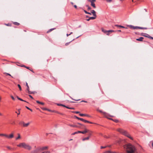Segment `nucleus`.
Here are the masks:
<instances>
[{"instance_id": "338daca9", "label": "nucleus", "mask_w": 153, "mask_h": 153, "mask_svg": "<svg viewBox=\"0 0 153 153\" xmlns=\"http://www.w3.org/2000/svg\"><path fill=\"white\" fill-rule=\"evenodd\" d=\"M29 110H30L31 111H32V110L30 108V109H29Z\"/></svg>"}, {"instance_id": "c85d7f7f", "label": "nucleus", "mask_w": 153, "mask_h": 153, "mask_svg": "<svg viewBox=\"0 0 153 153\" xmlns=\"http://www.w3.org/2000/svg\"><path fill=\"white\" fill-rule=\"evenodd\" d=\"M73 113H76V114H79V111H73L72 112Z\"/></svg>"}, {"instance_id": "bb28decb", "label": "nucleus", "mask_w": 153, "mask_h": 153, "mask_svg": "<svg viewBox=\"0 0 153 153\" xmlns=\"http://www.w3.org/2000/svg\"><path fill=\"white\" fill-rule=\"evenodd\" d=\"M42 109L43 110H47V111H50V110H49L48 109H47V108H42Z\"/></svg>"}, {"instance_id": "49530a36", "label": "nucleus", "mask_w": 153, "mask_h": 153, "mask_svg": "<svg viewBox=\"0 0 153 153\" xmlns=\"http://www.w3.org/2000/svg\"><path fill=\"white\" fill-rule=\"evenodd\" d=\"M40 104H41L43 105H44V103H43V102H40Z\"/></svg>"}, {"instance_id": "ea45409f", "label": "nucleus", "mask_w": 153, "mask_h": 153, "mask_svg": "<svg viewBox=\"0 0 153 153\" xmlns=\"http://www.w3.org/2000/svg\"><path fill=\"white\" fill-rule=\"evenodd\" d=\"M114 121L116 123H118V120H115Z\"/></svg>"}, {"instance_id": "f03ea898", "label": "nucleus", "mask_w": 153, "mask_h": 153, "mask_svg": "<svg viewBox=\"0 0 153 153\" xmlns=\"http://www.w3.org/2000/svg\"><path fill=\"white\" fill-rule=\"evenodd\" d=\"M17 146L18 147H22L25 149L29 150H30L32 148L31 147L30 145L24 143H20Z\"/></svg>"}, {"instance_id": "c756f323", "label": "nucleus", "mask_w": 153, "mask_h": 153, "mask_svg": "<svg viewBox=\"0 0 153 153\" xmlns=\"http://www.w3.org/2000/svg\"><path fill=\"white\" fill-rule=\"evenodd\" d=\"M10 97L12 98V99L13 100H15V99L13 96L12 95H11Z\"/></svg>"}, {"instance_id": "13d9d810", "label": "nucleus", "mask_w": 153, "mask_h": 153, "mask_svg": "<svg viewBox=\"0 0 153 153\" xmlns=\"http://www.w3.org/2000/svg\"><path fill=\"white\" fill-rule=\"evenodd\" d=\"M90 20V18H89L88 19H87L86 20L87 21H89Z\"/></svg>"}, {"instance_id": "e433bc0d", "label": "nucleus", "mask_w": 153, "mask_h": 153, "mask_svg": "<svg viewBox=\"0 0 153 153\" xmlns=\"http://www.w3.org/2000/svg\"><path fill=\"white\" fill-rule=\"evenodd\" d=\"M107 147V146H101L100 147L101 149H103V148H106Z\"/></svg>"}, {"instance_id": "e2e57ef3", "label": "nucleus", "mask_w": 153, "mask_h": 153, "mask_svg": "<svg viewBox=\"0 0 153 153\" xmlns=\"http://www.w3.org/2000/svg\"><path fill=\"white\" fill-rule=\"evenodd\" d=\"M90 2H91V0H88Z\"/></svg>"}, {"instance_id": "423d86ee", "label": "nucleus", "mask_w": 153, "mask_h": 153, "mask_svg": "<svg viewBox=\"0 0 153 153\" xmlns=\"http://www.w3.org/2000/svg\"><path fill=\"white\" fill-rule=\"evenodd\" d=\"M89 131V130L87 128H85V130L82 131H78V132L80 133H82L83 134H85L86 133L88 132Z\"/></svg>"}, {"instance_id": "69168bd1", "label": "nucleus", "mask_w": 153, "mask_h": 153, "mask_svg": "<svg viewBox=\"0 0 153 153\" xmlns=\"http://www.w3.org/2000/svg\"><path fill=\"white\" fill-rule=\"evenodd\" d=\"M27 125H24V126H25V127H26L27 126Z\"/></svg>"}, {"instance_id": "a878e982", "label": "nucleus", "mask_w": 153, "mask_h": 153, "mask_svg": "<svg viewBox=\"0 0 153 153\" xmlns=\"http://www.w3.org/2000/svg\"><path fill=\"white\" fill-rule=\"evenodd\" d=\"M0 135H1V136H4L5 137H8V135H6V134H0Z\"/></svg>"}, {"instance_id": "2f4dec72", "label": "nucleus", "mask_w": 153, "mask_h": 153, "mask_svg": "<svg viewBox=\"0 0 153 153\" xmlns=\"http://www.w3.org/2000/svg\"><path fill=\"white\" fill-rule=\"evenodd\" d=\"M61 105V106H62L63 107H65V108H67V107H67V106H65V105H62V104Z\"/></svg>"}, {"instance_id": "72a5a7b5", "label": "nucleus", "mask_w": 153, "mask_h": 153, "mask_svg": "<svg viewBox=\"0 0 153 153\" xmlns=\"http://www.w3.org/2000/svg\"><path fill=\"white\" fill-rule=\"evenodd\" d=\"M67 108L71 109H74V108L67 107Z\"/></svg>"}, {"instance_id": "864d4df0", "label": "nucleus", "mask_w": 153, "mask_h": 153, "mask_svg": "<svg viewBox=\"0 0 153 153\" xmlns=\"http://www.w3.org/2000/svg\"><path fill=\"white\" fill-rule=\"evenodd\" d=\"M70 34H66V36H70Z\"/></svg>"}, {"instance_id": "39448f33", "label": "nucleus", "mask_w": 153, "mask_h": 153, "mask_svg": "<svg viewBox=\"0 0 153 153\" xmlns=\"http://www.w3.org/2000/svg\"><path fill=\"white\" fill-rule=\"evenodd\" d=\"M75 117L77 119H78L79 120H81L83 121L84 122V123H91V124L93 123L91 122L85 120L82 118H79L76 116H75Z\"/></svg>"}, {"instance_id": "2eb2a0df", "label": "nucleus", "mask_w": 153, "mask_h": 153, "mask_svg": "<svg viewBox=\"0 0 153 153\" xmlns=\"http://www.w3.org/2000/svg\"><path fill=\"white\" fill-rule=\"evenodd\" d=\"M13 137V134H11L10 136H8V137H6L10 138H12Z\"/></svg>"}, {"instance_id": "052dcab7", "label": "nucleus", "mask_w": 153, "mask_h": 153, "mask_svg": "<svg viewBox=\"0 0 153 153\" xmlns=\"http://www.w3.org/2000/svg\"><path fill=\"white\" fill-rule=\"evenodd\" d=\"M26 85L27 86H27H28V84L27 82H26Z\"/></svg>"}, {"instance_id": "f704fd0d", "label": "nucleus", "mask_w": 153, "mask_h": 153, "mask_svg": "<svg viewBox=\"0 0 153 153\" xmlns=\"http://www.w3.org/2000/svg\"><path fill=\"white\" fill-rule=\"evenodd\" d=\"M79 115L80 116H85V115L84 114H79Z\"/></svg>"}, {"instance_id": "603ef678", "label": "nucleus", "mask_w": 153, "mask_h": 153, "mask_svg": "<svg viewBox=\"0 0 153 153\" xmlns=\"http://www.w3.org/2000/svg\"><path fill=\"white\" fill-rule=\"evenodd\" d=\"M84 12L85 13L87 14L88 12L87 11H86V10H84Z\"/></svg>"}, {"instance_id": "aec40b11", "label": "nucleus", "mask_w": 153, "mask_h": 153, "mask_svg": "<svg viewBox=\"0 0 153 153\" xmlns=\"http://www.w3.org/2000/svg\"><path fill=\"white\" fill-rule=\"evenodd\" d=\"M138 29H147L146 27H138Z\"/></svg>"}, {"instance_id": "5701e85b", "label": "nucleus", "mask_w": 153, "mask_h": 153, "mask_svg": "<svg viewBox=\"0 0 153 153\" xmlns=\"http://www.w3.org/2000/svg\"><path fill=\"white\" fill-rule=\"evenodd\" d=\"M143 36L146 37H147L148 38H150V37H151L148 34H147V35H143Z\"/></svg>"}, {"instance_id": "4468645a", "label": "nucleus", "mask_w": 153, "mask_h": 153, "mask_svg": "<svg viewBox=\"0 0 153 153\" xmlns=\"http://www.w3.org/2000/svg\"><path fill=\"white\" fill-rule=\"evenodd\" d=\"M91 6H92L94 8H95L96 7L94 4V2H91Z\"/></svg>"}, {"instance_id": "ddd939ff", "label": "nucleus", "mask_w": 153, "mask_h": 153, "mask_svg": "<svg viewBox=\"0 0 153 153\" xmlns=\"http://www.w3.org/2000/svg\"><path fill=\"white\" fill-rule=\"evenodd\" d=\"M16 97L17 98V99H18V100H19L21 101L26 102V101L23 100L22 99L20 98L18 96H16Z\"/></svg>"}, {"instance_id": "393cba45", "label": "nucleus", "mask_w": 153, "mask_h": 153, "mask_svg": "<svg viewBox=\"0 0 153 153\" xmlns=\"http://www.w3.org/2000/svg\"><path fill=\"white\" fill-rule=\"evenodd\" d=\"M72 41H71V42H67V43H66L65 44V45L66 46H68L70 43L71 42H72Z\"/></svg>"}, {"instance_id": "bf43d9fd", "label": "nucleus", "mask_w": 153, "mask_h": 153, "mask_svg": "<svg viewBox=\"0 0 153 153\" xmlns=\"http://www.w3.org/2000/svg\"><path fill=\"white\" fill-rule=\"evenodd\" d=\"M87 14H90V15H91V13H89V12H88Z\"/></svg>"}, {"instance_id": "8fccbe9b", "label": "nucleus", "mask_w": 153, "mask_h": 153, "mask_svg": "<svg viewBox=\"0 0 153 153\" xmlns=\"http://www.w3.org/2000/svg\"><path fill=\"white\" fill-rule=\"evenodd\" d=\"M25 107L28 109V110H29L30 109V108H29V107H28L27 106H25Z\"/></svg>"}, {"instance_id": "0eeeda50", "label": "nucleus", "mask_w": 153, "mask_h": 153, "mask_svg": "<svg viewBox=\"0 0 153 153\" xmlns=\"http://www.w3.org/2000/svg\"><path fill=\"white\" fill-rule=\"evenodd\" d=\"M128 26L131 28H132L134 29H138V27L137 26H133L131 25H128Z\"/></svg>"}, {"instance_id": "dca6fc26", "label": "nucleus", "mask_w": 153, "mask_h": 153, "mask_svg": "<svg viewBox=\"0 0 153 153\" xmlns=\"http://www.w3.org/2000/svg\"><path fill=\"white\" fill-rule=\"evenodd\" d=\"M89 137H85V138H83L82 139V140L83 141H85V140H88L89 139Z\"/></svg>"}, {"instance_id": "473e14b6", "label": "nucleus", "mask_w": 153, "mask_h": 153, "mask_svg": "<svg viewBox=\"0 0 153 153\" xmlns=\"http://www.w3.org/2000/svg\"><path fill=\"white\" fill-rule=\"evenodd\" d=\"M78 133H79V132H78V131H77V132H75L74 133L72 134L73 135H74V134H77Z\"/></svg>"}, {"instance_id": "f8f14e48", "label": "nucleus", "mask_w": 153, "mask_h": 153, "mask_svg": "<svg viewBox=\"0 0 153 153\" xmlns=\"http://www.w3.org/2000/svg\"><path fill=\"white\" fill-rule=\"evenodd\" d=\"M39 149V148H38L37 149L32 151L30 153H37L38 152V150H39V149Z\"/></svg>"}, {"instance_id": "a211bd4d", "label": "nucleus", "mask_w": 153, "mask_h": 153, "mask_svg": "<svg viewBox=\"0 0 153 153\" xmlns=\"http://www.w3.org/2000/svg\"><path fill=\"white\" fill-rule=\"evenodd\" d=\"M20 123L21 124H27H27H30V123H24V122L22 121V122H21Z\"/></svg>"}, {"instance_id": "4be33fe9", "label": "nucleus", "mask_w": 153, "mask_h": 153, "mask_svg": "<svg viewBox=\"0 0 153 153\" xmlns=\"http://www.w3.org/2000/svg\"><path fill=\"white\" fill-rule=\"evenodd\" d=\"M96 17H91L90 18V19H96Z\"/></svg>"}, {"instance_id": "0e129e2a", "label": "nucleus", "mask_w": 153, "mask_h": 153, "mask_svg": "<svg viewBox=\"0 0 153 153\" xmlns=\"http://www.w3.org/2000/svg\"><path fill=\"white\" fill-rule=\"evenodd\" d=\"M106 146L107 147H110L111 146V145L107 146Z\"/></svg>"}, {"instance_id": "37998d69", "label": "nucleus", "mask_w": 153, "mask_h": 153, "mask_svg": "<svg viewBox=\"0 0 153 153\" xmlns=\"http://www.w3.org/2000/svg\"><path fill=\"white\" fill-rule=\"evenodd\" d=\"M36 102L37 103H39V104H40V103L41 102H40L39 101H38V100L36 101Z\"/></svg>"}, {"instance_id": "de8ad7c7", "label": "nucleus", "mask_w": 153, "mask_h": 153, "mask_svg": "<svg viewBox=\"0 0 153 153\" xmlns=\"http://www.w3.org/2000/svg\"><path fill=\"white\" fill-rule=\"evenodd\" d=\"M81 102H87V101H84V100H82Z\"/></svg>"}, {"instance_id": "1a4fd4ad", "label": "nucleus", "mask_w": 153, "mask_h": 153, "mask_svg": "<svg viewBox=\"0 0 153 153\" xmlns=\"http://www.w3.org/2000/svg\"><path fill=\"white\" fill-rule=\"evenodd\" d=\"M91 13H92L93 15L95 17H97V15L96 14V12L94 10H91Z\"/></svg>"}, {"instance_id": "b1692460", "label": "nucleus", "mask_w": 153, "mask_h": 153, "mask_svg": "<svg viewBox=\"0 0 153 153\" xmlns=\"http://www.w3.org/2000/svg\"><path fill=\"white\" fill-rule=\"evenodd\" d=\"M18 86L19 88V90L20 91H21L22 90V88H21V86L20 85H19V84H18Z\"/></svg>"}, {"instance_id": "09e8293b", "label": "nucleus", "mask_w": 153, "mask_h": 153, "mask_svg": "<svg viewBox=\"0 0 153 153\" xmlns=\"http://www.w3.org/2000/svg\"><path fill=\"white\" fill-rule=\"evenodd\" d=\"M96 1V0H92L91 2H94Z\"/></svg>"}, {"instance_id": "6e6552de", "label": "nucleus", "mask_w": 153, "mask_h": 153, "mask_svg": "<svg viewBox=\"0 0 153 153\" xmlns=\"http://www.w3.org/2000/svg\"><path fill=\"white\" fill-rule=\"evenodd\" d=\"M48 146H45L41 148H39V149H40L42 150H44L48 149Z\"/></svg>"}, {"instance_id": "a19ab883", "label": "nucleus", "mask_w": 153, "mask_h": 153, "mask_svg": "<svg viewBox=\"0 0 153 153\" xmlns=\"http://www.w3.org/2000/svg\"><path fill=\"white\" fill-rule=\"evenodd\" d=\"M7 75H9V76H11L12 77H13L11 75L9 74H8V73H5Z\"/></svg>"}, {"instance_id": "412c9836", "label": "nucleus", "mask_w": 153, "mask_h": 153, "mask_svg": "<svg viewBox=\"0 0 153 153\" xmlns=\"http://www.w3.org/2000/svg\"><path fill=\"white\" fill-rule=\"evenodd\" d=\"M21 138L20 135L19 134H18V137L16 138V140H17Z\"/></svg>"}, {"instance_id": "9b49d317", "label": "nucleus", "mask_w": 153, "mask_h": 153, "mask_svg": "<svg viewBox=\"0 0 153 153\" xmlns=\"http://www.w3.org/2000/svg\"><path fill=\"white\" fill-rule=\"evenodd\" d=\"M144 38L143 37H140L139 38L137 39H136V40L139 41H142L143 40V39Z\"/></svg>"}, {"instance_id": "20e7f679", "label": "nucleus", "mask_w": 153, "mask_h": 153, "mask_svg": "<svg viewBox=\"0 0 153 153\" xmlns=\"http://www.w3.org/2000/svg\"><path fill=\"white\" fill-rule=\"evenodd\" d=\"M101 30L102 32L108 36L111 33L114 32V30H106L103 28L101 29Z\"/></svg>"}, {"instance_id": "6ab92c4d", "label": "nucleus", "mask_w": 153, "mask_h": 153, "mask_svg": "<svg viewBox=\"0 0 153 153\" xmlns=\"http://www.w3.org/2000/svg\"><path fill=\"white\" fill-rule=\"evenodd\" d=\"M55 29L54 28H52V29H50V30H49L47 32V33H49L50 32H51V31H52L53 30H54Z\"/></svg>"}, {"instance_id": "cd10ccee", "label": "nucleus", "mask_w": 153, "mask_h": 153, "mask_svg": "<svg viewBox=\"0 0 153 153\" xmlns=\"http://www.w3.org/2000/svg\"><path fill=\"white\" fill-rule=\"evenodd\" d=\"M4 24L7 26H11V24L10 23H8L7 24Z\"/></svg>"}, {"instance_id": "f3484780", "label": "nucleus", "mask_w": 153, "mask_h": 153, "mask_svg": "<svg viewBox=\"0 0 153 153\" xmlns=\"http://www.w3.org/2000/svg\"><path fill=\"white\" fill-rule=\"evenodd\" d=\"M13 24L14 25H17V26L19 25L20 24L19 23L16 22H13Z\"/></svg>"}, {"instance_id": "f257e3e1", "label": "nucleus", "mask_w": 153, "mask_h": 153, "mask_svg": "<svg viewBox=\"0 0 153 153\" xmlns=\"http://www.w3.org/2000/svg\"><path fill=\"white\" fill-rule=\"evenodd\" d=\"M124 148L126 149L128 153H137L135 146L131 144H128L124 146Z\"/></svg>"}, {"instance_id": "3c124183", "label": "nucleus", "mask_w": 153, "mask_h": 153, "mask_svg": "<svg viewBox=\"0 0 153 153\" xmlns=\"http://www.w3.org/2000/svg\"><path fill=\"white\" fill-rule=\"evenodd\" d=\"M74 7L75 8H77V6H76V5H74Z\"/></svg>"}, {"instance_id": "6e6d98bb", "label": "nucleus", "mask_w": 153, "mask_h": 153, "mask_svg": "<svg viewBox=\"0 0 153 153\" xmlns=\"http://www.w3.org/2000/svg\"><path fill=\"white\" fill-rule=\"evenodd\" d=\"M150 39H153V37H152L151 36V37H150Z\"/></svg>"}, {"instance_id": "4c0bfd02", "label": "nucleus", "mask_w": 153, "mask_h": 153, "mask_svg": "<svg viewBox=\"0 0 153 153\" xmlns=\"http://www.w3.org/2000/svg\"><path fill=\"white\" fill-rule=\"evenodd\" d=\"M22 66V67H24L26 68H27V69H29V67H26V66H25L24 65H23V66Z\"/></svg>"}, {"instance_id": "680f3d73", "label": "nucleus", "mask_w": 153, "mask_h": 153, "mask_svg": "<svg viewBox=\"0 0 153 153\" xmlns=\"http://www.w3.org/2000/svg\"><path fill=\"white\" fill-rule=\"evenodd\" d=\"M7 148L9 149H10V147L9 146H7Z\"/></svg>"}, {"instance_id": "4d7b16f0", "label": "nucleus", "mask_w": 153, "mask_h": 153, "mask_svg": "<svg viewBox=\"0 0 153 153\" xmlns=\"http://www.w3.org/2000/svg\"><path fill=\"white\" fill-rule=\"evenodd\" d=\"M150 39H153V37H152L151 36V37H150Z\"/></svg>"}, {"instance_id": "5fc2aeb1", "label": "nucleus", "mask_w": 153, "mask_h": 153, "mask_svg": "<svg viewBox=\"0 0 153 153\" xmlns=\"http://www.w3.org/2000/svg\"><path fill=\"white\" fill-rule=\"evenodd\" d=\"M150 39H153V37H152L151 36V37H150Z\"/></svg>"}, {"instance_id": "58836bf2", "label": "nucleus", "mask_w": 153, "mask_h": 153, "mask_svg": "<svg viewBox=\"0 0 153 153\" xmlns=\"http://www.w3.org/2000/svg\"><path fill=\"white\" fill-rule=\"evenodd\" d=\"M87 7H88V10H91V7H89L88 6V5H87L86 6Z\"/></svg>"}, {"instance_id": "774afa93", "label": "nucleus", "mask_w": 153, "mask_h": 153, "mask_svg": "<svg viewBox=\"0 0 153 153\" xmlns=\"http://www.w3.org/2000/svg\"><path fill=\"white\" fill-rule=\"evenodd\" d=\"M71 4L72 5H73V4H74V3H73V2H71Z\"/></svg>"}, {"instance_id": "a18cd8bd", "label": "nucleus", "mask_w": 153, "mask_h": 153, "mask_svg": "<svg viewBox=\"0 0 153 153\" xmlns=\"http://www.w3.org/2000/svg\"><path fill=\"white\" fill-rule=\"evenodd\" d=\"M28 93L29 94H31L32 93H33V92H30V91H28Z\"/></svg>"}, {"instance_id": "c9c22d12", "label": "nucleus", "mask_w": 153, "mask_h": 153, "mask_svg": "<svg viewBox=\"0 0 153 153\" xmlns=\"http://www.w3.org/2000/svg\"><path fill=\"white\" fill-rule=\"evenodd\" d=\"M21 109H19L18 110V113L17 114L18 115H19V114H20V110Z\"/></svg>"}, {"instance_id": "7ed1b4c3", "label": "nucleus", "mask_w": 153, "mask_h": 153, "mask_svg": "<svg viewBox=\"0 0 153 153\" xmlns=\"http://www.w3.org/2000/svg\"><path fill=\"white\" fill-rule=\"evenodd\" d=\"M118 131L130 139L131 140H133V138L131 136L130 134L128 133L126 131L121 129H119L118 130Z\"/></svg>"}, {"instance_id": "9d476101", "label": "nucleus", "mask_w": 153, "mask_h": 153, "mask_svg": "<svg viewBox=\"0 0 153 153\" xmlns=\"http://www.w3.org/2000/svg\"><path fill=\"white\" fill-rule=\"evenodd\" d=\"M99 111L100 113H102L104 116L106 117V115H108V114L105 112H103L102 111L99 110Z\"/></svg>"}, {"instance_id": "7c9ffc66", "label": "nucleus", "mask_w": 153, "mask_h": 153, "mask_svg": "<svg viewBox=\"0 0 153 153\" xmlns=\"http://www.w3.org/2000/svg\"><path fill=\"white\" fill-rule=\"evenodd\" d=\"M26 90L27 91H29V86H27V87Z\"/></svg>"}, {"instance_id": "79ce46f5", "label": "nucleus", "mask_w": 153, "mask_h": 153, "mask_svg": "<svg viewBox=\"0 0 153 153\" xmlns=\"http://www.w3.org/2000/svg\"><path fill=\"white\" fill-rule=\"evenodd\" d=\"M117 26L118 27H122V28H124V27L122 26H120V25H117Z\"/></svg>"}, {"instance_id": "c03bdc74", "label": "nucleus", "mask_w": 153, "mask_h": 153, "mask_svg": "<svg viewBox=\"0 0 153 153\" xmlns=\"http://www.w3.org/2000/svg\"><path fill=\"white\" fill-rule=\"evenodd\" d=\"M29 97H30L32 99H33V97L31 95H29Z\"/></svg>"}]
</instances>
